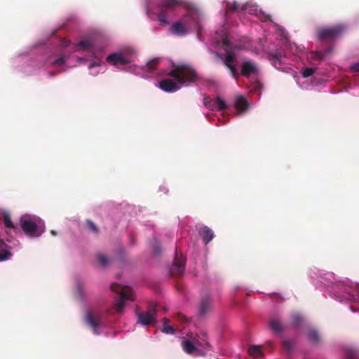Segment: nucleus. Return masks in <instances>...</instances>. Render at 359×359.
I'll return each mask as SVG.
<instances>
[{
  "label": "nucleus",
  "mask_w": 359,
  "mask_h": 359,
  "mask_svg": "<svg viewBox=\"0 0 359 359\" xmlns=\"http://www.w3.org/2000/svg\"><path fill=\"white\" fill-rule=\"evenodd\" d=\"M185 0H159L156 6L157 19L161 26L170 24L168 13L180 6H186Z\"/></svg>",
  "instance_id": "obj_1"
},
{
  "label": "nucleus",
  "mask_w": 359,
  "mask_h": 359,
  "mask_svg": "<svg viewBox=\"0 0 359 359\" xmlns=\"http://www.w3.org/2000/svg\"><path fill=\"white\" fill-rule=\"evenodd\" d=\"M168 75L180 84L195 83L199 79L196 71L187 65H177Z\"/></svg>",
  "instance_id": "obj_2"
},
{
  "label": "nucleus",
  "mask_w": 359,
  "mask_h": 359,
  "mask_svg": "<svg viewBox=\"0 0 359 359\" xmlns=\"http://www.w3.org/2000/svg\"><path fill=\"white\" fill-rule=\"evenodd\" d=\"M39 219L30 215H23L20 219V226L24 233L30 237H39L44 231L42 226H40Z\"/></svg>",
  "instance_id": "obj_3"
},
{
  "label": "nucleus",
  "mask_w": 359,
  "mask_h": 359,
  "mask_svg": "<svg viewBox=\"0 0 359 359\" xmlns=\"http://www.w3.org/2000/svg\"><path fill=\"white\" fill-rule=\"evenodd\" d=\"M111 290L119 294V302L116 304V309L121 312L125 306V302L127 300L133 301V292L131 287L122 286L116 283L111 285Z\"/></svg>",
  "instance_id": "obj_4"
},
{
  "label": "nucleus",
  "mask_w": 359,
  "mask_h": 359,
  "mask_svg": "<svg viewBox=\"0 0 359 359\" xmlns=\"http://www.w3.org/2000/svg\"><path fill=\"white\" fill-rule=\"evenodd\" d=\"M344 30V26L337 25L327 27H320L316 30V37L319 41H332L340 36Z\"/></svg>",
  "instance_id": "obj_5"
},
{
  "label": "nucleus",
  "mask_w": 359,
  "mask_h": 359,
  "mask_svg": "<svg viewBox=\"0 0 359 359\" xmlns=\"http://www.w3.org/2000/svg\"><path fill=\"white\" fill-rule=\"evenodd\" d=\"M156 304L154 303H151L149 304L147 311L137 313V322L143 325H151L156 323Z\"/></svg>",
  "instance_id": "obj_6"
},
{
  "label": "nucleus",
  "mask_w": 359,
  "mask_h": 359,
  "mask_svg": "<svg viewBox=\"0 0 359 359\" xmlns=\"http://www.w3.org/2000/svg\"><path fill=\"white\" fill-rule=\"evenodd\" d=\"M259 73L257 64L252 60H243L241 65V74L245 78L257 76Z\"/></svg>",
  "instance_id": "obj_7"
},
{
  "label": "nucleus",
  "mask_w": 359,
  "mask_h": 359,
  "mask_svg": "<svg viewBox=\"0 0 359 359\" xmlns=\"http://www.w3.org/2000/svg\"><path fill=\"white\" fill-rule=\"evenodd\" d=\"M185 270V259L182 256L178 257L177 252H176L175 257L172 266L170 269L171 276H182Z\"/></svg>",
  "instance_id": "obj_8"
},
{
  "label": "nucleus",
  "mask_w": 359,
  "mask_h": 359,
  "mask_svg": "<svg viewBox=\"0 0 359 359\" xmlns=\"http://www.w3.org/2000/svg\"><path fill=\"white\" fill-rule=\"evenodd\" d=\"M85 320L86 323L93 328L95 334H99L97 332V327L100 326L101 323L100 315V313L94 314L91 311H88L86 313Z\"/></svg>",
  "instance_id": "obj_9"
},
{
  "label": "nucleus",
  "mask_w": 359,
  "mask_h": 359,
  "mask_svg": "<svg viewBox=\"0 0 359 359\" xmlns=\"http://www.w3.org/2000/svg\"><path fill=\"white\" fill-rule=\"evenodd\" d=\"M107 62L111 65H116L118 64L125 65L129 63V60L119 53H114L108 55Z\"/></svg>",
  "instance_id": "obj_10"
},
{
  "label": "nucleus",
  "mask_w": 359,
  "mask_h": 359,
  "mask_svg": "<svg viewBox=\"0 0 359 359\" xmlns=\"http://www.w3.org/2000/svg\"><path fill=\"white\" fill-rule=\"evenodd\" d=\"M11 249V246L0 239V262L9 260L11 258L13 255Z\"/></svg>",
  "instance_id": "obj_11"
},
{
  "label": "nucleus",
  "mask_w": 359,
  "mask_h": 359,
  "mask_svg": "<svg viewBox=\"0 0 359 359\" xmlns=\"http://www.w3.org/2000/svg\"><path fill=\"white\" fill-rule=\"evenodd\" d=\"M269 327L276 334H280L284 330V327L278 316L271 318L269 320Z\"/></svg>",
  "instance_id": "obj_12"
},
{
  "label": "nucleus",
  "mask_w": 359,
  "mask_h": 359,
  "mask_svg": "<svg viewBox=\"0 0 359 359\" xmlns=\"http://www.w3.org/2000/svg\"><path fill=\"white\" fill-rule=\"evenodd\" d=\"M159 87L165 92H173L179 89L177 83L170 79H164L161 81Z\"/></svg>",
  "instance_id": "obj_13"
},
{
  "label": "nucleus",
  "mask_w": 359,
  "mask_h": 359,
  "mask_svg": "<svg viewBox=\"0 0 359 359\" xmlns=\"http://www.w3.org/2000/svg\"><path fill=\"white\" fill-rule=\"evenodd\" d=\"M199 235L205 245L210 243L215 236L212 229L206 226L200 229Z\"/></svg>",
  "instance_id": "obj_14"
},
{
  "label": "nucleus",
  "mask_w": 359,
  "mask_h": 359,
  "mask_svg": "<svg viewBox=\"0 0 359 359\" xmlns=\"http://www.w3.org/2000/svg\"><path fill=\"white\" fill-rule=\"evenodd\" d=\"M171 33L177 36H184L187 34L185 26L181 21L175 22L170 29Z\"/></svg>",
  "instance_id": "obj_15"
},
{
  "label": "nucleus",
  "mask_w": 359,
  "mask_h": 359,
  "mask_svg": "<svg viewBox=\"0 0 359 359\" xmlns=\"http://www.w3.org/2000/svg\"><path fill=\"white\" fill-rule=\"evenodd\" d=\"M212 302L208 297H203L200 304L199 313L201 316L206 315L211 309Z\"/></svg>",
  "instance_id": "obj_16"
},
{
  "label": "nucleus",
  "mask_w": 359,
  "mask_h": 359,
  "mask_svg": "<svg viewBox=\"0 0 359 359\" xmlns=\"http://www.w3.org/2000/svg\"><path fill=\"white\" fill-rule=\"evenodd\" d=\"M235 107L239 112L245 111L248 107V102L246 98L242 95L237 97Z\"/></svg>",
  "instance_id": "obj_17"
},
{
  "label": "nucleus",
  "mask_w": 359,
  "mask_h": 359,
  "mask_svg": "<svg viewBox=\"0 0 359 359\" xmlns=\"http://www.w3.org/2000/svg\"><path fill=\"white\" fill-rule=\"evenodd\" d=\"M226 15H228L230 12L238 11H244L245 9V6H240L235 1L233 3L227 2L226 3Z\"/></svg>",
  "instance_id": "obj_18"
},
{
  "label": "nucleus",
  "mask_w": 359,
  "mask_h": 359,
  "mask_svg": "<svg viewBox=\"0 0 359 359\" xmlns=\"http://www.w3.org/2000/svg\"><path fill=\"white\" fill-rule=\"evenodd\" d=\"M248 353L252 357H262L264 355L262 347L255 345L249 347Z\"/></svg>",
  "instance_id": "obj_19"
},
{
  "label": "nucleus",
  "mask_w": 359,
  "mask_h": 359,
  "mask_svg": "<svg viewBox=\"0 0 359 359\" xmlns=\"http://www.w3.org/2000/svg\"><path fill=\"white\" fill-rule=\"evenodd\" d=\"M160 58H154L149 60L144 67V71L149 72H154L158 65Z\"/></svg>",
  "instance_id": "obj_20"
},
{
  "label": "nucleus",
  "mask_w": 359,
  "mask_h": 359,
  "mask_svg": "<svg viewBox=\"0 0 359 359\" xmlns=\"http://www.w3.org/2000/svg\"><path fill=\"white\" fill-rule=\"evenodd\" d=\"M2 220L6 227L13 229L14 230L17 229V226L13 224L8 212H3Z\"/></svg>",
  "instance_id": "obj_21"
},
{
  "label": "nucleus",
  "mask_w": 359,
  "mask_h": 359,
  "mask_svg": "<svg viewBox=\"0 0 359 359\" xmlns=\"http://www.w3.org/2000/svg\"><path fill=\"white\" fill-rule=\"evenodd\" d=\"M309 339L313 344H318L320 341V337L317 330H311L308 333Z\"/></svg>",
  "instance_id": "obj_22"
},
{
  "label": "nucleus",
  "mask_w": 359,
  "mask_h": 359,
  "mask_svg": "<svg viewBox=\"0 0 359 359\" xmlns=\"http://www.w3.org/2000/svg\"><path fill=\"white\" fill-rule=\"evenodd\" d=\"M182 346L184 350L188 353H192L196 350V347L194 344L188 339H184L182 341Z\"/></svg>",
  "instance_id": "obj_23"
},
{
  "label": "nucleus",
  "mask_w": 359,
  "mask_h": 359,
  "mask_svg": "<svg viewBox=\"0 0 359 359\" xmlns=\"http://www.w3.org/2000/svg\"><path fill=\"white\" fill-rule=\"evenodd\" d=\"M236 60L235 55L231 52H227L225 55V58L224 61V64L226 67H229L230 65H233V63Z\"/></svg>",
  "instance_id": "obj_24"
},
{
  "label": "nucleus",
  "mask_w": 359,
  "mask_h": 359,
  "mask_svg": "<svg viewBox=\"0 0 359 359\" xmlns=\"http://www.w3.org/2000/svg\"><path fill=\"white\" fill-rule=\"evenodd\" d=\"M163 327L162 329V332L165 334H175V330L170 325H168L167 323L169 322V320L166 318L163 319Z\"/></svg>",
  "instance_id": "obj_25"
},
{
  "label": "nucleus",
  "mask_w": 359,
  "mask_h": 359,
  "mask_svg": "<svg viewBox=\"0 0 359 359\" xmlns=\"http://www.w3.org/2000/svg\"><path fill=\"white\" fill-rule=\"evenodd\" d=\"M303 322V318L298 313L291 316V323L294 327H299Z\"/></svg>",
  "instance_id": "obj_26"
},
{
  "label": "nucleus",
  "mask_w": 359,
  "mask_h": 359,
  "mask_svg": "<svg viewBox=\"0 0 359 359\" xmlns=\"http://www.w3.org/2000/svg\"><path fill=\"white\" fill-rule=\"evenodd\" d=\"M93 46V43L90 40H83L77 44L78 50H88Z\"/></svg>",
  "instance_id": "obj_27"
},
{
  "label": "nucleus",
  "mask_w": 359,
  "mask_h": 359,
  "mask_svg": "<svg viewBox=\"0 0 359 359\" xmlns=\"http://www.w3.org/2000/svg\"><path fill=\"white\" fill-rule=\"evenodd\" d=\"M97 259L100 265L102 267L107 266L110 262V259L107 256L102 254L98 255Z\"/></svg>",
  "instance_id": "obj_28"
},
{
  "label": "nucleus",
  "mask_w": 359,
  "mask_h": 359,
  "mask_svg": "<svg viewBox=\"0 0 359 359\" xmlns=\"http://www.w3.org/2000/svg\"><path fill=\"white\" fill-rule=\"evenodd\" d=\"M86 223L88 229L91 231L93 233L95 234H97L99 233V228L92 220L87 219Z\"/></svg>",
  "instance_id": "obj_29"
},
{
  "label": "nucleus",
  "mask_w": 359,
  "mask_h": 359,
  "mask_svg": "<svg viewBox=\"0 0 359 359\" xmlns=\"http://www.w3.org/2000/svg\"><path fill=\"white\" fill-rule=\"evenodd\" d=\"M345 355L346 359H355L357 351L353 348H347L345 350Z\"/></svg>",
  "instance_id": "obj_30"
},
{
  "label": "nucleus",
  "mask_w": 359,
  "mask_h": 359,
  "mask_svg": "<svg viewBox=\"0 0 359 359\" xmlns=\"http://www.w3.org/2000/svg\"><path fill=\"white\" fill-rule=\"evenodd\" d=\"M215 104H217L218 111H223L226 109L227 106L225 102L221 99L219 97H217L215 101Z\"/></svg>",
  "instance_id": "obj_31"
},
{
  "label": "nucleus",
  "mask_w": 359,
  "mask_h": 359,
  "mask_svg": "<svg viewBox=\"0 0 359 359\" xmlns=\"http://www.w3.org/2000/svg\"><path fill=\"white\" fill-rule=\"evenodd\" d=\"M294 342L292 340H284L283 342V348L287 352L292 351Z\"/></svg>",
  "instance_id": "obj_32"
},
{
  "label": "nucleus",
  "mask_w": 359,
  "mask_h": 359,
  "mask_svg": "<svg viewBox=\"0 0 359 359\" xmlns=\"http://www.w3.org/2000/svg\"><path fill=\"white\" fill-rule=\"evenodd\" d=\"M270 60L273 61V64L276 65V62L280 63L281 60V54L280 53L276 52L274 53H271L269 55Z\"/></svg>",
  "instance_id": "obj_33"
},
{
  "label": "nucleus",
  "mask_w": 359,
  "mask_h": 359,
  "mask_svg": "<svg viewBox=\"0 0 359 359\" xmlns=\"http://www.w3.org/2000/svg\"><path fill=\"white\" fill-rule=\"evenodd\" d=\"M226 67L230 70V72H231V74L232 77H233L234 79H238V78L239 73L238 72V69H237L236 67L234 65H230V66Z\"/></svg>",
  "instance_id": "obj_34"
},
{
  "label": "nucleus",
  "mask_w": 359,
  "mask_h": 359,
  "mask_svg": "<svg viewBox=\"0 0 359 359\" xmlns=\"http://www.w3.org/2000/svg\"><path fill=\"white\" fill-rule=\"evenodd\" d=\"M315 73L313 68H305L302 72V76L305 78L312 76Z\"/></svg>",
  "instance_id": "obj_35"
},
{
  "label": "nucleus",
  "mask_w": 359,
  "mask_h": 359,
  "mask_svg": "<svg viewBox=\"0 0 359 359\" xmlns=\"http://www.w3.org/2000/svg\"><path fill=\"white\" fill-rule=\"evenodd\" d=\"M65 60H66L65 57L63 55H62V56L59 57L57 59H56L55 60H54L53 62H52V65L54 66H56V65L61 66L65 63Z\"/></svg>",
  "instance_id": "obj_36"
},
{
  "label": "nucleus",
  "mask_w": 359,
  "mask_h": 359,
  "mask_svg": "<svg viewBox=\"0 0 359 359\" xmlns=\"http://www.w3.org/2000/svg\"><path fill=\"white\" fill-rule=\"evenodd\" d=\"M312 55H313L312 58L314 60H321L323 58V54L320 53H318V52L313 53Z\"/></svg>",
  "instance_id": "obj_37"
},
{
  "label": "nucleus",
  "mask_w": 359,
  "mask_h": 359,
  "mask_svg": "<svg viewBox=\"0 0 359 359\" xmlns=\"http://www.w3.org/2000/svg\"><path fill=\"white\" fill-rule=\"evenodd\" d=\"M350 69H351V70L353 72H359V62H356V63L353 64V65L350 67Z\"/></svg>",
  "instance_id": "obj_38"
},
{
  "label": "nucleus",
  "mask_w": 359,
  "mask_h": 359,
  "mask_svg": "<svg viewBox=\"0 0 359 359\" xmlns=\"http://www.w3.org/2000/svg\"><path fill=\"white\" fill-rule=\"evenodd\" d=\"M262 83H261L260 82H259V81H256V82L254 83V87H253V88H254V90H255V91H258V90H259L262 88Z\"/></svg>",
  "instance_id": "obj_39"
},
{
  "label": "nucleus",
  "mask_w": 359,
  "mask_h": 359,
  "mask_svg": "<svg viewBox=\"0 0 359 359\" xmlns=\"http://www.w3.org/2000/svg\"><path fill=\"white\" fill-rule=\"evenodd\" d=\"M153 250H154V254H156V255H158L161 252V248H160V246L158 245V244L156 243L154 246Z\"/></svg>",
  "instance_id": "obj_40"
},
{
  "label": "nucleus",
  "mask_w": 359,
  "mask_h": 359,
  "mask_svg": "<svg viewBox=\"0 0 359 359\" xmlns=\"http://www.w3.org/2000/svg\"><path fill=\"white\" fill-rule=\"evenodd\" d=\"M178 316H179V318H180V319L183 320L184 322L187 320L186 317L184 316L182 314H178Z\"/></svg>",
  "instance_id": "obj_41"
},
{
  "label": "nucleus",
  "mask_w": 359,
  "mask_h": 359,
  "mask_svg": "<svg viewBox=\"0 0 359 359\" xmlns=\"http://www.w3.org/2000/svg\"><path fill=\"white\" fill-rule=\"evenodd\" d=\"M224 43L226 46H230V42H229L228 40H224Z\"/></svg>",
  "instance_id": "obj_42"
},
{
  "label": "nucleus",
  "mask_w": 359,
  "mask_h": 359,
  "mask_svg": "<svg viewBox=\"0 0 359 359\" xmlns=\"http://www.w3.org/2000/svg\"><path fill=\"white\" fill-rule=\"evenodd\" d=\"M55 74V72H50V76H54Z\"/></svg>",
  "instance_id": "obj_43"
},
{
  "label": "nucleus",
  "mask_w": 359,
  "mask_h": 359,
  "mask_svg": "<svg viewBox=\"0 0 359 359\" xmlns=\"http://www.w3.org/2000/svg\"><path fill=\"white\" fill-rule=\"evenodd\" d=\"M95 63L91 64V65H90V68H91V67H95Z\"/></svg>",
  "instance_id": "obj_44"
},
{
  "label": "nucleus",
  "mask_w": 359,
  "mask_h": 359,
  "mask_svg": "<svg viewBox=\"0 0 359 359\" xmlns=\"http://www.w3.org/2000/svg\"><path fill=\"white\" fill-rule=\"evenodd\" d=\"M51 233L53 234V235H55V232L54 231H52Z\"/></svg>",
  "instance_id": "obj_45"
}]
</instances>
